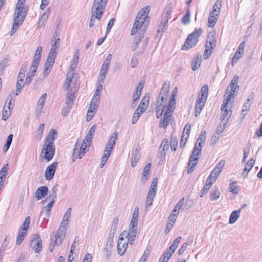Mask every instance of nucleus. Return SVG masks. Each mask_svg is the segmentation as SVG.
Here are the masks:
<instances>
[{
    "instance_id": "1",
    "label": "nucleus",
    "mask_w": 262,
    "mask_h": 262,
    "mask_svg": "<svg viewBox=\"0 0 262 262\" xmlns=\"http://www.w3.org/2000/svg\"><path fill=\"white\" fill-rule=\"evenodd\" d=\"M74 74L73 70H71L67 74L66 80L63 85V88L66 91V106L63 107L61 111V114L64 116L68 115L70 110L73 107L78 91V86L76 82L73 81Z\"/></svg>"
},
{
    "instance_id": "2",
    "label": "nucleus",
    "mask_w": 262,
    "mask_h": 262,
    "mask_svg": "<svg viewBox=\"0 0 262 262\" xmlns=\"http://www.w3.org/2000/svg\"><path fill=\"white\" fill-rule=\"evenodd\" d=\"M206 135V130L202 131L197 140L196 143L193 148L192 154L189 159L187 170L188 174L191 173L193 171L195 166L198 164V160L202 152V145L205 142Z\"/></svg>"
},
{
    "instance_id": "3",
    "label": "nucleus",
    "mask_w": 262,
    "mask_h": 262,
    "mask_svg": "<svg viewBox=\"0 0 262 262\" xmlns=\"http://www.w3.org/2000/svg\"><path fill=\"white\" fill-rule=\"evenodd\" d=\"M170 83L168 81L165 82L160 90L156 104V115L158 118H160L164 112L169 95Z\"/></svg>"
},
{
    "instance_id": "4",
    "label": "nucleus",
    "mask_w": 262,
    "mask_h": 262,
    "mask_svg": "<svg viewBox=\"0 0 262 262\" xmlns=\"http://www.w3.org/2000/svg\"><path fill=\"white\" fill-rule=\"evenodd\" d=\"M208 94V86L204 84L201 88V91L198 95V98L195 103V116L198 117L200 115L201 111L203 108L207 100Z\"/></svg>"
},
{
    "instance_id": "5",
    "label": "nucleus",
    "mask_w": 262,
    "mask_h": 262,
    "mask_svg": "<svg viewBox=\"0 0 262 262\" xmlns=\"http://www.w3.org/2000/svg\"><path fill=\"white\" fill-rule=\"evenodd\" d=\"M202 31L201 29H195L194 31L190 34L184 45L182 47V50H188L194 47L198 41V38L201 35Z\"/></svg>"
},
{
    "instance_id": "6",
    "label": "nucleus",
    "mask_w": 262,
    "mask_h": 262,
    "mask_svg": "<svg viewBox=\"0 0 262 262\" xmlns=\"http://www.w3.org/2000/svg\"><path fill=\"white\" fill-rule=\"evenodd\" d=\"M117 138L118 133L117 132H114L105 145V149L103 151V155L101 159L107 161L111 154L113 147L116 143V140L117 139Z\"/></svg>"
},
{
    "instance_id": "7",
    "label": "nucleus",
    "mask_w": 262,
    "mask_h": 262,
    "mask_svg": "<svg viewBox=\"0 0 262 262\" xmlns=\"http://www.w3.org/2000/svg\"><path fill=\"white\" fill-rule=\"evenodd\" d=\"M28 10L27 7H25L24 4L17 3L13 16L14 20L23 23L26 16Z\"/></svg>"
},
{
    "instance_id": "8",
    "label": "nucleus",
    "mask_w": 262,
    "mask_h": 262,
    "mask_svg": "<svg viewBox=\"0 0 262 262\" xmlns=\"http://www.w3.org/2000/svg\"><path fill=\"white\" fill-rule=\"evenodd\" d=\"M88 150L86 145H81L77 141L75 145L72 156L73 162H75L77 158L81 159Z\"/></svg>"
},
{
    "instance_id": "9",
    "label": "nucleus",
    "mask_w": 262,
    "mask_h": 262,
    "mask_svg": "<svg viewBox=\"0 0 262 262\" xmlns=\"http://www.w3.org/2000/svg\"><path fill=\"white\" fill-rule=\"evenodd\" d=\"M216 40L213 35L208 36L205 45V50L204 54V58L208 59L212 53V50L215 47Z\"/></svg>"
},
{
    "instance_id": "10",
    "label": "nucleus",
    "mask_w": 262,
    "mask_h": 262,
    "mask_svg": "<svg viewBox=\"0 0 262 262\" xmlns=\"http://www.w3.org/2000/svg\"><path fill=\"white\" fill-rule=\"evenodd\" d=\"M68 228V223H61L60 227L54 235V239H55V244L59 245L63 241L66 234V231Z\"/></svg>"
},
{
    "instance_id": "11",
    "label": "nucleus",
    "mask_w": 262,
    "mask_h": 262,
    "mask_svg": "<svg viewBox=\"0 0 262 262\" xmlns=\"http://www.w3.org/2000/svg\"><path fill=\"white\" fill-rule=\"evenodd\" d=\"M226 161L224 160H222L218 163L212 171L211 172L210 174L207 178V182L209 181H215L216 179L222 171L224 166H225Z\"/></svg>"
},
{
    "instance_id": "12",
    "label": "nucleus",
    "mask_w": 262,
    "mask_h": 262,
    "mask_svg": "<svg viewBox=\"0 0 262 262\" xmlns=\"http://www.w3.org/2000/svg\"><path fill=\"white\" fill-rule=\"evenodd\" d=\"M42 152L45 153V158L48 161H50L55 154V147L53 144H50L45 142L42 148Z\"/></svg>"
},
{
    "instance_id": "13",
    "label": "nucleus",
    "mask_w": 262,
    "mask_h": 262,
    "mask_svg": "<svg viewBox=\"0 0 262 262\" xmlns=\"http://www.w3.org/2000/svg\"><path fill=\"white\" fill-rule=\"evenodd\" d=\"M137 234V229L129 227V230L122 231L120 235L123 237L127 238V242L133 245L135 242Z\"/></svg>"
},
{
    "instance_id": "14",
    "label": "nucleus",
    "mask_w": 262,
    "mask_h": 262,
    "mask_svg": "<svg viewBox=\"0 0 262 262\" xmlns=\"http://www.w3.org/2000/svg\"><path fill=\"white\" fill-rule=\"evenodd\" d=\"M174 110V109H169L168 107H166L164 117L161 120L160 122V127H163L164 129L167 128L171 119L172 113Z\"/></svg>"
},
{
    "instance_id": "15",
    "label": "nucleus",
    "mask_w": 262,
    "mask_h": 262,
    "mask_svg": "<svg viewBox=\"0 0 262 262\" xmlns=\"http://www.w3.org/2000/svg\"><path fill=\"white\" fill-rule=\"evenodd\" d=\"M108 0H94L92 10L103 13Z\"/></svg>"
},
{
    "instance_id": "16",
    "label": "nucleus",
    "mask_w": 262,
    "mask_h": 262,
    "mask_svg": "<svg viewBox=\"0 0 262 262\" xmlns=\"http://www.w3.org/2000/svg\"><path fill=\"white\" fill-rule=\"evenodd\" d=\"M57 165L58 162H54L47 167L45 171V178L47 180L50 181L53 179Z\"/></svg>"
},
{
    "instance_id": "17",
    "label": "nucleus",
    "mask_w": 262,
    "mask_h": 262,
    "mask_svg": "<svg viewBox=\"0 0 262 262\" xmlns=\"http://www.w3.org/2000/svg\"><path fill=\"white\" fill-rule=\"evenodd\" d=\"M128 243L127 240L120 235L117 244V251L119 255L121 256L124 254L128 246Z\"/></svg>"
},
{
    "instance_id": "18",
    "label": "nucleus",
    "mask_w": 262,
    "mask_h": 262,
    "mask_svg": "<svg viewBox=\"0 0 262 262\" xmlns=\"http://www.w3.org/2000/svg\"><path fill=\"white\" fill-rule=\"evenodd\" d=\"M238 82V76H234L232 79L231 80L230 85L227 87L226 91V94L228 93L234 94L239 89V86L237 85Z\"/></svg>"
},
{
    "instance_id": "19",
    "label": "nucleus",
    "mask_w": 262,
    "mask_h": 262,
    "mask_svg": "<svg viewBox=\"0 0 262 262\" xmlns=\"http://www.w3.org/2000/svg\"><path fill=\"white\" fill-rule=\"evenodd\" d=\"M30 246L35 250V252L39 253L42 249L41 240L40 237L37 236L31 241Z\"/></svg>"
},
{
    "instance_id": "20",
    "label": "nucleus",
    "mask_w": 262,
    "mask_h": 262,
    "mask_svg": "<svg viewBox=\"0 0 262 262\" xmlns=\"http://www.w3.org/2000/svg\"><path fill=\"white\" fill-rule=\"evenodd\" d=\"M176 249V248L172 247V246L171 245L161 257L159 262H167L171 257L172 253L175 251Z\"/></svg>"
},
{
    "instance_id": "21",
    "label": "nucleus",
    "mask_w": 262,
    "mask_h": 262,
    "mask_svg": "<svg viewBox=\"0 0 262 262\" xmlns=\"http://www.w3.org/2000/svg\"><path fill=\"white\" fill-rule=\"evenodd\" d=\"M48 188L46 186L39 187L36 190L35 197L37 200H41L48 194Z\"/></svg>"
},
{
    "instance_id": "22",
    "label": "nucleus",
    "mask_w": 262,
    "mask_h": 262,
    "mask_svg": "<svg viewBox=\"0 0 262 262\" xmlns=\"http://www.w3.org/2000/svg\"><path fill=\"white\" fill-rule=\"evenodd\" d=\"M151 165L150 163H148L143 168L142 175L141 178V180L143 183H145L149 177L151 171Z\"/></svg>"
},
{
    "instance_id": "23",
    "label": "nucleus",
    "mask_w": 262,
    "mask_h": 262,
    "mask_svg": "<svg viewBox=\"0 0 262 262\" xmlns=\"http://www.w3.org/2000/svg\"><path fill=\"white\" fill-rule=\"evenodd\" d=\"M102 14H103L101 13L92 10V14L90 21L89 27H92L95 25L96 19L99 20L102 18Z\"/></svg>"
},
{
    "instance_id": "24",
    "label": "nucleus",
    "mask_w": 262,
    "mask_h": 262,
    "mask_svg": "<svg viewBox=\"0 0 262 262\" xmlns=\"http://www.w3.org/2000/svg\"><path fill=\"white\" fill-rule=\"evenodd\" d=\"M141 158V153L138 149H135L132 152L131 166L135 167Z\"/></svg>"
},
{
    "instance_id": "25",
    "label": "nucleus",
    "mask_w": 262,
    "mask_h": 262,
    "mask_svg": "<svg viewBox=\"0 0 262 262\" xmlns=\"http://www.w3.org/2000/svg\"><path fill=\"white\" fill-rule=\"evenodd\" d=\"M169 148V142L167 139H165L162 141L159 153L160 154V157H164L166 155V152Z\"/></svg>"
},
{
    "instance_id": "26",
    "label": "nucleus",
    "mask_w": 262,
    "mask_h": 262,
    "mask_svg": "<svg viewBox=\"0 0 262 262\" xmlns=\"http://www.w3.org/2000/svg\"><path fill=\"white\" fill-rule=\"evenodd\" d=\"M221 110L222 113L221 116V119L222 121H224L225 124L228 121L231 115V112L230 110L227 108V107L223 109V105H222Z\"/></svg>"
},
{
    "instance_id": "27",
    "label": "nucleus",
    "mask_w": 262,
    "mask_h": 262,
    "mask_svg": "<svg viewBox=\"0 0 262 262\" xmlns=\"http://www.w3.org/2000/svg\"><path fill=\"white\" fill-rule=\"evenodd\" d=\"M108 69L109 66L102 64L101 67L100 72L98 79V80L99 82H102L103 81L105 78L106 74L108 71Z\"/></svg>"
},
{
    "instance_id": "28",
    "label": "nucleus",
    "mask_w": 262,
    "mask_h": 262,
    "mask_svg": "<svg viewBox=\"0 0 262 262\" xmlns=\"http://www.w3.org/2000/svg\"><path fill=\"white\" fill-rule=\"evenodd\" d=\"M255 163V160L253 159H250L246 163V166L244 168V170L243 172V176L244 178H246L250 171L251 169L253 167Z\"/></svg>"
},
{
    "instance_id": "29",
    "label": "nucleus",
    "mask_w": 262,
    "mask_h": 262,
    "mask_svg": "<svg viewBox=\"0 0 262 262\" xmlns=\"http://www.w3.org/2000/svg\"><path fill=\"white\" fill-rule=\"evenodd\" d=\"M51 12L50 9L48 8L45 12L39 17L38 20V26L41 27L45 25V23L47 21L49 14Z\"/></svg>"
},
{
    "instance_id": "30",
    "label": "nucleus",
    "mask_w": 262,
    "mask_h": 262,
    "mask_svg": "<svg viewBox=\"0 0 262 262\" xmlns=\"http://www.w3.org/2000/svg\"><path fill=\"white\" fill-rule=\"evenodd\" d=\"M241 210L242 209L240 208L238 210L233 211L231 213L229 220V223L230 224H233L236 222L240 216Z\"/></svg>"
},
{
    "instance_id": "31",
    "label": "nucleus",
    "mask_w": 262,
    "mask_h": 262,
    "mask_svg": "<svg viewBox=\"0 0 262 262\" xmlns=\"http://www.w3.org/2000/svg\"><path fill=\"white\" fill-rule=\"evenodd\" d=\"M46 96H47L46 94H43L41 96V97L39 99V100L37 103V107H36V111L39 114L41 113V112L42 110V108L44 106V105L45 104Z\"/></svg>"
},
{
    "instance_id": "32",
    "label": "nucleus",
    "mask_w": 262,
    "mask_h": 262,
    "mask_svg": "<svg viewBox=\"0 0 262 262\" xmlns=\"http://www.w3.org/2000/svg\"><path fill=\"white\" fill-rule=\"evenodd\" d=\"M202 62V56L200 54H196L194 61L192 62V70L195 71L198 70L201 66Z\"/></svg>"
},
{
    "instance_id": "33",
    "label": "nucleus",
    "mask_w": 262,
    "mask_h": 262,
    "mask_svg": "<svg viewBox=\"0 0 262 262\" xmlns=\"http://www.w3.org/2000/svg\"><path fill=\"white\" fill-rule=\"evenodd\" d=\"M60 39L59 38H58L55 39L54 43L52 44V48L49 52V54L54 55L56 56L57 55V51L60 45Z\"/></svg>"
},
{
    "instance_id": "34",
    "label": "nucleus",
    "mask_w": 262,
    "mask_h": 262,
    "mask_svg": "<svg viewBox=\"0 0 262 262\" xmlns=\"http://www.w3.org/2000/svg\"><path fill=\"white\" fill-rule=\"evenodd\" d=\"M79 49H76L75 51V53H74V57H73V64L72 66H70V70L69 71V72L71 71V70H73L74 71V73H75V70H74V68L76 67V64L77 63H78V59H79ZM69 73V72L67 73V74ZM75 75V74H74V75Z\"/></svg>"
},
{
    "instance_id": "35",
    "label": "nucleus",
    "mask_w": 262,
    "mask_h": 262,
    "mask_svg": "<svg viewBox=\"0 0 262 262\" xmlns=\"http://www.w3.org/2000/svg\"><path fill=\"white\" fill-rule=\"evenodd\" d=\"M252 101L253 97H251V98H248L244 103L242 110V114L243 117H245V115L246 114V113H244V112H247L250 110Z\"/></svg>"
},
{
    "instance_id": "36",
    "label": "nucleus",
    "mask_w": 262,
    "mask_h": 262,
    "mask_svg": "<svg viewBox=\"0 0 262 262\" xmlns=\"http://www.w3.org/2000/svg\"><path fill=\"white\" fill-rule=\"evenodd\" d=\"M218 16L216 14H214L213 12L210 13L208 20V24L209 27H213L214 26L217 20Z\"/></svg>"
},
{
    "instance_id": "37",
    "label": "nucleus",
    "mask_w": 262,
    "mask_h": 262,
    "mask_svg": "<svg viewBox=\"0 0 262 262\" xmlns=\"http://www.w3.org/2000/svg\"><path fill=\"white\" fill-rule=\"evenodd\" d=\"M57 134V132L55 130L52 129L46 138V142L50 144L54 145V141L55 138V136H56Z\"/></svg>"
},
{
    "instance_id": "38",
    "label": "nucleus",
    "mask_w": 262,
    "mask_h": 262,
    "mask_svg": "<svg viewBox=\"0 0 262 262\" xmlns=\"http://www.w3.org/2000/svg\"><path fill=\"white\" fill-rule=\"evenodd\" d=\"M220 191L217 187H214L210 192V200L211 201H214L217 200L220 196Z\"/></svg>"
},
{
    "instance_id": "39",
    "label": "nucleus",
    "mask_w": 262,
    "mask_h": 262,
    "mask_svg": "<svg viewBox=\"0 0 262 262\" xmlns=\"http://www.w3.org/2000/svg\"><path fill=\"white\" fill-rule=\"evenodd\" d=\"M156 193L148 191V195L146 200L145 205L146 207H149L152 205V201L156 196Z\"/></svg>"
},
{
    "instance_id": "40",
    "label": "nucleus",
    "mask_w": 262,
    "mask_h": 262,
    "mask_svg": "<svg viewBox=\"0 0 262 262\" xmlns=\"http://www.w3.org/2000/svg\"><path fill=\"white\" fill-rule=\"evenodd\" d=\"M56 57V55L49 54L48 58L45 64V67H48V68L52 69V67H53V64L55 62Z\"/></svg>"
},
{
    "instance_id": "41",
    "label": "nucleus",
    "mask_w": 262,
    "mask_h": 262,
    "mask_svg": "<svg viewBox=\"0 0 262 262\" xmlns=\"http://www.w3.org/2000/svg\"><path fill=\"white\" fill-rule=\"evenodd\" d=\"M177 96V94H171L169 99V103L166 107H168L169 109H175L176 104V98Z\"/></svg>"
},
{
    "instance_id": "42",
    "label": "nucleus",
    "mask_w": 262,
    "mask_h": 262,
    "mask_svg": "<svg viewBox=\"0 0 262 262\" xmlns=\"http://www.w3.org/2000/svg\"><path fill=\"white\" fill-rule=\"evenodd\" d=\"M177 96V94H171L169 99V103L166 107H168L169 109H175L176 104V98Z\"/></svg>"
},
{
    "instance_id": "43",
    "label": "nucleus",
    "mask_w": 262,
    "mask_h": 262,
    "mask_svg": "<svg viewBox=\"0 0 262 262\" xmlns=\"http://www.w3.org/2000/svg\"><path fill=\"white\" fill-rule=\"evenodd\" d=\"M39 62H39V61H37L32 60V63H31V66L30 68V71L28 73L34 76L35 73H36V70L37 69V68H38Z\"/></svg>"
},
{
    "instance_id": "44",
    "label": "nucleus",
    "mask_w": 262,
    "mask_h": 262,
    "mask_svg": "<svg viewBox=\"0 0 262 262\" xmlns=\"http://www.w3.org/2000/svg\"><path fill=\"white\" fill-rule=\"evenodd\" d=\"M11 100H10V102H9V105H8L9 110L8 111L6 110L5 107H4V110L3 111L2 119L5 121H6L9 118V117L11 113V109H12V108L10 107V105L11 104Z\"/></svg>"
},
{
    "instance_id": "45",
    "label": "nucleus",
    "mask_w": 262,
    "mask_h": 262,
    "mask_svg": "<svg viewBox=\"0 0 262 262\" xmlns=\"http://www.w3.org/2000/svg\"><path fill=\"white\" fill-rule=\"evenodd\" d=\"M147 18H148V16H141L137 15L136 17L135 21H136L137 23L142 25V26H146L148 24V21H146Z\"/></svg>"
},
{
    "instance_id": "46",
    "label": "nucleus",
    "mask_w": 262,
    "mask_h": 262,
    "mask_svg": "<svg viewBox=\"0 0 262 262\" xmlns=\"http://www.w3.org/2000/svg\"><path fill=\"white\" fill-rule=\"evenodd\" d=\"M143 37V36L142 35L139 36H136L135 37V40L132 45V49L133 51H135L137 49Z\"/></svg>"
},
{
    "instance_id": "47",
    "label": "nucleus",
    "mask_w": 262,
    "mask_h": 262,
    "mask_svg": "<svg viewBox=\"0 0 262 262\" xmlns=\"http://www.w3.org/2000/svg\"><path fill=\"white\" fill-rule=\"evenodd\" d=\"M42 52V48L41 46H38L35 51V54L33 56V60L40 62L41 58V54Z\"/></svg>"
},
{
    "instance_id": "48",
    "label": "nucleus",
    "mask_w": 262,
    "mask_h": 262,
    "mask_svg": "<svg viewBox=\"0 0 262 262\" xmlns=\"http://www.w3.org/2000/svg\"><path fill=\"white\" fill-rule=\"evenodd\" d=\"M190 11L189 8H188L186 10V14L183 16L182 19V23L184 25H187L190 22Z\"/></svg>"
},
{
    "instance_id": "49",
    "label": "nucleus",
    "mask_w": 262,
    "mask_h": 262,
    "mask_svg": "<svg viewBox=\"0 0 262 262\" xmlns=\"http://www.w3.org/2000/svg\"><path fill=\"white\" fill-rule=\"evenodd\" d=\"M214 183V181H209L207 182V180L206 181V183H205V185L204 186L203 189H202V195H201V197H202L204 194H206L209 189L210 188V186L212 185V184Z\"/></svg>"
},
{
    "instance_id": "50",
    "label": "nucleus",
    "mask_w": 262,
    "mask_h": 262,
    "mask_svg": "<svg viewBox=\"0 0 262 262\" xmlns=\"http://www.w3.org/2000/svg\"><path fill=\"white\" fill-rule=\"evenodd\" d=\"M142 26H143L142 25L137 23V21L135 20L132 29L131 30V35H133L136 34Z\"/></svg>"
},
{
    "instance_id": "51",
    "label": "nucleus",
    "mask_w": 262,
    "mask_h": 262,
    "mask_svg": "<svg viewBox=\"0 0 262 262\" xmlns=\"http://www.w3.org/2000/svg\"><path fill=\"white\" fill-rule=\"evenodd\" d=\"M71 212H72V209L71 208H69L67 209L66 213H64L63 219L61 223H67L68 224V221L69 219L71 217Z\"/></svg>"
},
{
    "instance_id": "52",
    "label": "nucleus",
    "mask_w": 262,
    "mask_h": 262,
    "mask_svg": "<svg viewBox=\"0 0 262 262\" xmlns=\"http://www.w3.org/2000/svg\"><path fill=\"white\" fill-rule=\"evenodd\" d=\"M21 22L16 21L14 20V23L13 24L11 31L10 32V35L12 36L17 31L19 27L22 24Z\"/></svg>"
},
{
    "instance_id": "53",
    "label": "nucleus",
    "mask_w": 262,
    "mask_h": 262,
    "mask_svg": "<svg viewBox=\"0 0 262 262\" xmlns=\"http://www.w3.org/2000/svg\"><path fill=\"white\" fill-rule=\"evenodd\" d=\"M158 183V178H154L152 181V183H151V185L150 186L149 191H150L151 192H154L157 193Z\"/></svg>"
},
{
    "instance_id": "54",
    "label": "nucleus",
    "mask_w": 262,
    "mask_h": 262,
    "mask_svg": "<svg viewBox=\"0 0 262 262\" xmlns=\"http://www.w3.org/2000/svg\"><path fill=\"white\" fill-rule=\"evenodd\" d=\"M192 241L188 239V241L184 243L178 251L179 255H182L187 248L188 246L191 244Z\"/></svg>"
},
{
    "instance_id": "55",
    "label": "nucleus",
    "mask_w": 262,
    "mask_h": 262,
    "mask_svg": "<svg viewBox=\"0 0 262 262\" xmlns=\"http://www.w3.org/2000/svg\"><path fill=\"white\" fill-rule=\"evenodd\" d=\"M150 10V7L146 6L142 8L138 13V16H148Z\"/></svg>"
},
{
    "instance_id": "56",
    "label": "nucleus",
    "mask_w": 262,
    "mask_h": 262,
    "mask_svg": "<svg viewBox=\"0 0 262 262\" xmlns=\"http://www.w3.org/2000/svg\"><path fill=\"white\" fill-rule=\"evenodd\" d=\"M30 220H30V216L27 217L26 218V219L25 220V221L20 229L21 230H24L27 231V230L29 227Z\"/></svg>"
},
{
    "instance_id": "57",
    "label": "nucleus",
    "mask_w": 262,
    "mask_h": 262,
    "mask_svg": "<svg viewBox=\"0 0 262 262\" xmlns=\"http://www.w3.org/2000/svg\"><path fill=\"white\" fill-rule=\"evenodd\" d=\"M235 182H233L230 183L229 184V191L233 194L237 193L238 191L237 186L235 185Z\"/></svg>"
},
{
    "instance_id": "58",
    "label": "nucleus",
    "mask_w": 262,
    "mask_h": 262,
    "mask_svg": "<svg viewBox=\"0 0 262 262\" xmlns=\"http://www.w3.org/2000/svg\"><path fill=\"white\" fill-rule=\"evenodd\" d=\"M228 96H227L226 100H225L224 101L223 103L222 104L223 109L227 107L228 103L230 102L232 98L233 97V96H234V94L228 93Z\"/></svg>"
},
{
    "instance_id": "59",
    "label": "nucleus",
    "mask_w": 262,
    "mask_h": 262,
    "mask_svg": "<svg viewBox=\"0 0 262 262\" xmlns=\"http://www.w3.org/2000/svg\"><path fill=\"white\" fill-rule=\"evenodd\" d=\"M44 128H45V124L43 123L41 124L39 126V127L38 128V130H37V135L36 136L38 139H40L42 138Z\"/></svg>"
},
{
    "instance_id": "60",
    "label": "nucleus",
    "mask_w": 262,
    "mask_h": 262,
    "mask_svg": "<svg viewBox=\"0 0 262 262\" xmlns=\"http://www.w3.org/2000/svg\"><path fill=\"white\" fill-rule=\"evenodd\" d=\"M92 139L93 138H91V137H88L86 135L85 139L83 141L82 144H81V145H86L87 147L89 149L91 144L92 143Z\"/></svg>"
},
{
    "instance_id": "61",
    "label": "nucleus",
    "mask_w": 262,
    "mask_h": 262,
    "mask_svg": "<svg viewBox=\"0 0 262 262\" xmlns=\"http://www.w3.org/2000/svg\"><path fill=\"white\" fill-rule=\"evenodd\" d=\"M191 124L189 123H187L185 126V128L184 129L183 134L185 135V137L188 138L189 133L191 130Z\"/></svg>"
},
{
    "instance_id": "62",
    "label": "nucleus",
    "mask_w": 262,
    "mask_h": 262,
    "mask_svg": "<svg viewBox=\"0 0 262 262\" xmlns=\"http://www.w3.org/2000/svg\"><path fill=\"white\" fill-rule=\"evenodd\" d=\"M34 76L33 75H31L29 73H27V74L26 75V77L25 79H24V84H26L27 85L30 84L31 83L32 80V78Z\"/></svg>"
},
{
    "instance_id": "63",
    "label": "nucleus",
    "mask_w": 262,
    "mask_h": 262,
    "mask_svg": "<svg viewBox=\"0 0 262 262\" xmlns=\"http://www.w3.org/2000/svg\"><path fill=\"white\" fill-rule=\"evenodd\" d=\"M96 129V125L94 124L93 125L89 130L88 133H87L86 135L88 137H91V138H93V136L95 134V130Z\"/></svg>"
},
{
    "instance_id": "64",
    "label": "nucleus",
    "mask_w": 262,
    "mask_h": 262,
    "mask_svg": "<svg viewBox=\"0 0 262 262\" xmlns=\"http://www.w3.org/2000/svg\"><path fill=\"white\" fill-rule=\"evenodd\" d=\"M25 84H23L20 82H17L16 83V90L15 92V95H18L20 93L22 89L24 86Z\"/></svg>"
}]
</instances>
